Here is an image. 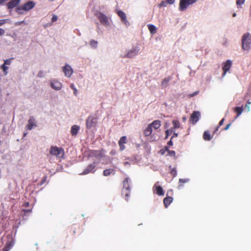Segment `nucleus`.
<instances>
[{
	"instance_id": "nucleus-38",
	"label": "nucleus",
	"mask_w": 251,
	"mask_h": 251,
	"mask_svg": "<svg viewBox=\"0 0 251 251\" xmlns=\"http://www.w3.org/2000/svg\"><path fill=\"white\" fill-rule=\"evenodd\" d=\"M245 0H236V4L239 6L242 4H243L245 2Z\"/></svg>"
},
{
	"instance_id": "nucleus-37",
	"label": "nucleus",
	"mask_w": 251,
	"mask_h": 251,
	"mask_svg": "<svg viewBox=\"0 0 251 251\" xmlns=\"http://www.w3.org/2000/svg\"><path fill=\"white\" fill-rule=\"evenodd\" d=\"M70 87L74 90V95L75 96H76L77 95V89L75 87L74 84H71V85H70Z\"/></svg>"
},
{
	"instance_id": "nucleus-8",
	"label": "nucleus",
	"mask_w": 251,
	"mask_h": 251,
	"mask_svg": "<svg viewBox=\"0 0 251 251\" xmlns=\"http://www.w3.org/2000/svg\"><path fill=\"white\" fill-rule=\"evenodd\" d=\"M152 191L153 193L157 194L158 196H163L164 192L161 186L159 185V182L157 181L152 187Z\"/></svg>"
},
{
	"instance_id": "nucleus-28",
	"label": "nucleus",
	"mask_w": 251,
	"mask_h": 251,
	"mask_svg": "<svg viewBox=\"0 0 251 251\" xmlns=\"http://www.w3.org/2000/svg\"><path fill=\"white\" fill-rule=\"evenodd\" d=\"M90 154L94 157H98L101 156V153L99 151L93 150L90 151Z\"/></svg>"
},
{
	"instance_id": "nucleus-29",
	"label": "nucleus",
	"mask_w": 251,
	"mask_h": 251,
	"mask_svg": "<svg viewBox=\"0 0 251 251\" xmlns=\"http://www.w3.org/2000/svg\"><path fill=\"white\" fill-rule=\"evenodd\" d=\"M172 124L173 125V127L172 128L173 130L174 129H177L180 127V124L178 121L174 120L172 121Z\"/></svg>"
},
{
	"instance_id": "nucleus-6",
	"label": "nucleus",
	"mask_w": 251,
	"mask_h": 251,
	"mask_svg": "<svg viewBox=\"0 0 251 251\" xmlns=\"http://www.w3.org/2000/svg\"><path fill=\"white\" fill-rule=\"evenodd\" d=\"M97 118L93 116H89L86 121V126L88 129L96 126Z\"/></svg>"
},
{
	"instance_id": "nucleus-9",
	"label": "nucleus",
	"mask_w": 251,
	"mask_h": 251,
	"mask_svg": "<svg viewBox=\"0 0 251 251\" xmlns=\"http://www.w3.org/2000/svg\"><path fill=\"white\" fill-rule=\"evenodd\" d=\"M201 116V113L199 111H194L190 116L189 122L193 125H195L199 121Z\"/></svg>"
},
{
	"instance_id": "nucleus-19",
	"label": "nucleus",
	"mask_w": 251,
	"mask_h": 251,
	"mask_svg": "<svg viewBox=\"0 0 251 251\" xmlns=\"http://www.w3.org/2000/svg\"><path fill=\"white\" fill-rule=\"evenodd\" d=\"M50 86L53 89L56 90H60L62 88V84L61 82L56 80H54L51 82Z\"/></svg>"
},
{
	"instance_id": "nucleus-54",
	"label": "nucleus",
	"mask_w": 251,
	"mask_h": 251,
	"mask_svg": "<svg viewBox=\"0 0 251 251\" xmlns=\"http://www.w3.org/2000/svg\"><path fill=\"white\" fill-rule=\"evenodd\" d=\"M165 149L168 152V150H169V148L168 147H165Z\"/></svg>"
},
{
	"instance_id": "nucleus-33",
	"label": "nucleus",
	"mask_w": 251,
	"mask_h": 251,
	"mask_svg": "<svg viewBox=\"0 0 251 251\" xmlns=\"http://www.w3.org/2000/svg\"><path fill=\"white\" fill-rule=\"evenodd\" d=\"M169 168L171 169L170 173L173 176V177L176 176L177 175V172L176 168H171V167L170 166Z\"/></svg>"
},
{
	"instance_id": "nucleus-11",
	"label": "nucleus",
	"mask_w": 251,
	"mask_h": 251,
	"mask_svg": "<svg viewBox=\"0 0 251 251\" xmlns=\"http://www.w3.org/2000/svg\"><path fill=\"white\" fill-rule=\"evenodd\" d=\"M96 167L95 163L89 165L84 171L80 174L81 175H84L90 173H94Z\"/></svg>"
},
{
	"instance_id": "nucleus-55",
	"label": "nucleus",
	"mask_w": 251,
	"mask_h": 251,
	"mask_svg": "<svg viewBox=\"0 0 251 251\" xmlns=\"http://www.w3.org/2000/svg\"><path fill=\"white\" fill-rule=\"evenodd\" d=\"M25 211H26L27 212H31V209L26 210H25Z\"/></svg>"
},
{
	"instance_id": "nucleus-13",
	"label": "nucleus",
	"mask_w": 251,
	"mask_h": 251,
	"mask_svg": "<svg viewBox=\"0 0 251 251\" xmlns=\"http://www.w3.org/2000/svg\"><path fill=\"white\" fill-rule=\"evenodd\" d=\"M232 65V62L230 60H226L224 63V66L223 67V75L224 76L226 72L228 71Z\"/></svg>"
},
{
	"instance_id": "nucleus-16",
	"label": "nucleus",
	"mask_w": 251,
	"mask_h": 251,
	"mask_svg": "<svg viewBox=\"0 0 251 251\" xmlns=\"http://www.w3.org/2000/svg\"><path fill=\"white\" fill-rule=\"evenodd\" d=\"M118 15L120 17L121 21L126 25H128L129 23L126 19V14L122 11L119 10L117 12Z\"/></svg>"
},
{
	"instance_id": "nucleus-23",
	"label": "nucleus",
	"mask_w": 251,
	"mask_h": 251,
	"mask_svg": "<svg viewBox=\"0 0 251 251\" xmlns=\"http://www.w3.org/2000/svg\"><path fill=\"white\" fill-rule=\"evenodd\" d=\"M152 128H153L154 129H158L161 126V122L160 120H156L153 121L151 124H150Z\"/></svg>"
},
{
	"instance_id": "nucleus-20",
	"label": "nucleus",
	"mask_w": 251,
	"mask_h": 251,
	"mask_svg": "<svg viewBox=\"0 0 251 251\" xmlns=\"http://www.w3.org/2000/svg\"><path fill=\"white\" fill-rule=\"evenodd\" d=\"M34 126H36L35 120L33 117H31L28 120V124L26 127L29 130H31Z\"/></svg>"
},
{
	"instance_id": "nucleus-46",
	"label": "nucleus",
	"mask_w": 251,
	"mask_h": 251,
	"mask_svg": "<svg viewBox=\"0 0 251 251\" xmlns=\"http://www.w3.org/2000/svg\"><path fill=\"white\" fill-rule=\"evenodd\" d=\"M5 33V31L2 28H0V36H2L4 35Z\"/></svg>"
},
{
	"instance_id": "nucleus-31",
	"label": "nucleus",
	"mask_w": 251,
	"mask_h": 251,
	"mask_svg": "<svg viewBox=\"0 0 251 251\" xmlns=\"http://www.w3.org/2000/svg\"><path fill=\"white\" fill-rule=\"evenodd\" d=\"M112 172H114V170L112 169H108L103 171V175L104 176H109Z\"/></svg>"
},
{
	"instance_id": "nucleus-22",
	"label": "nucleus",
	"mask_w": 251,
	"mask_h": 251,
	"mask_svg": "<svg viewBox=\"0 0 251 251\" xmlns=\"http://www.w3.org/2000/svg\"><path fill=\"white\" fill-rule=\"evenodd\" d=\"M79 126L77 125H73L71 129V133L73 136H75L77 135L78 130H79Z\"/></svg>"
},
{
	"instance_id": "nucleus-43",
	"label": "nucleus",
	"mask_w": 251,
	"mask_h": 251,
	"mask_svg": "<svg viewBox=\"0 0 251 251\" xmlns=\"http://www.w3.org/2000/svg\"><path fill=\"white\" fill-rule=\"evenodd\" d=\"M58 17L56 15H53L52 17L51 21L52 22H54L57 20Z\"/></svg>"
},
{
	"instance_id": "nucleus-56",
	"label": "nucleus",
	"mask_w": 251,
	"mask_h": 251,
	"mask_svg": "<svg viewBox=\"0 0 251 251\" xmlns=\"http://www.w3.org/2000/svg\"><path fill=\"white\" fill-rule=\"evenodd\" d=\"M236 14L235 13H233V15H232V17H236Z\"/></svg>"
},
{
	"instance_id": "nucleus-41",
	"label": "nucleus",
	"mask_w": 251,
	"mask_h": 251,
	"mask_svg": "<svg viewBox=\"0 0 251 251\" xmlns=\"http://www.w3.org/2000/svg\"><path fill=\"white\" fill-rule=\"evenodd\" d=\"M37 76L39 77H40V78L44 77V73L43 71H40L38 73Z\"/></svg>"
},
{
	"instance_id": "nucleus-35",
	"label": "nucleus",
	"mask_w": 251,
	"mask_h": 251,
	"mask_svg": "<svg viewBox=\"0 0 251 251\" xmlns=\"http://www.w3.org/2000/svg\"><path fill=\"white\" fill-rule=\"evenodd\" d=\"M173 130L172 128L170 129H167L165 131L166 137L165 139H167L168 136L173 132Z\"/></svg>"
},
{
	"instance_id": "nucleus-15",
	"label": "nucleus",
	"mask_w": 251,
	"mask_h": 251,
	"mask_svg": "<svg viewBox=\"0 0 251 251\" xmlns=\"http://www.w3.org/2000/svg\"><path fill=\"white\" fill-rule=\"evenodd\" d=\"M63 71L67 77H70L73 74V70L69 65H66L63 67Z\"/></svg>"
},
{
	"instance_id": "nucleus-18",
	"label": "nucleus",
	"mask_w": 251,
	"mask_h": 251,
	"mask_svg": "<svg viewBox=\"0 0 251 251\" xmlns=\"http://www.w3.org/2000/svg\"><path fill=\"white\" fill-rule=\"evenodd\" d=\"M11 62V59H6L4 60V63L1 66L0 69L3 70L4 75H6L8 74L7 70L8 69V67L6 66V65H10Z\"/></svg>"
},
{
	"instance_id": "nucleus-49",
	"label": "nucleus",
	"mask_w": 251,
	"mask_h": 251,
	"mask_svg": "<svg viewBox=\"0 0 251 251\" xmlns=\"http://www.w3.org/2000/svg\"><path fill=\"white\" fill-rule=\"evenodd\" d=\"M177 136H178V133H175H175H174L173 135V136H172V137H171V140H172V139H173L174 137H177Z\"/></svg>"
},
{
	"instance_id": "nucleus-48",
	"label": "nucleus",
	"mask_w": 251,
	"mask_h": 251,
	"mask_svg": "<svg viewBox=\"0 0 251 251\" xmlns=\"http://www.w3.org/2000/svg\"><path fill=\"white\" fill-rule=\"evenodd\" d=\"M5 20H0V26L5 23Z\"/></svg>"
},
{
	"instance_id": "nucleus-17",
	"label": "nucleus",
	"mask_w": 251,
	"mask_h": 251,
	"mask_svg": "<svg viewBox=\"0 0 251 251\" xmlns=\"http://www.w3.org/2000/svg\"><path fill=\"white\" fill-rule=\"evenodd\" d=\"M20 2V0H11L7 3L6 5L8 9H13L17 7Z\"/></svg>"
},
{
	"instance_id": "nucleus-27",
	"label": "nucleus",
	"mask_w": 251,
	"mask_h": 251,
	"mask_svg": "<svg viewBox=\"0 0 251 251\" xmlns=\"http://www.w3.org/2000/svg\"><path fill=\"white\" fill-rule=\"evenodd\" d=\"M234 111L237 113V117H239L243 111V106L241 107H236L234 108Z\"/></svg>"
},
{
	"instance_id": "nucleus-32",
	"label": "nucleus",
	"mask_w": 251,
	"mask_h": 251,
	"mask_svg": "<svg viewBox=\"0 0 251 251\" xmlns=\"http://www.w3.org/2000/svg\"><path fill=\"white\" fill-rule=\"evenodd\" d=\"M224 121H225V119H224V118H223V119H222L220 121V122H219V125H218V126H217L215 128V129L214 131H213V135H214V134L216 132H217V131H218L219 128V127H220V126H221L224 124Z\"/></svg>"
},
{
	"instance_id": "nucleus-40",
	"label": "nucleus",
	"mask_w": 251,
	"mask_h": 251,
	"mask_svg": "<svg viewBox=\"0 0 251 251\" xmlns=\"http://www.w3.org/2000/svg\"><path fill=\"white\" fill-rule=\"evenodd\" d=\"M22 24H24L25 25H27V23L25 22V21H21V22H17L15 23V25L18 26L21 25Z\"/></svg>"
},
{
	"instance_id": "nucleus-53",
	"label": "nucleus",
	"mask_w": 251,
	"mask_h": 251,
	"mask_svg": "<svg viewBox=\"0 0 251 251\" xmlns=\"http://www.w3.org/2000/svg\"><path fill=\"white\" fill-rule=\"evenodd\" d=\"M197 94V92H195L194 94L191 95V97H193Z\"/></svg>"
},
{
	"instance_id": "nucleus-25",
	"label": "nucleus",
	"mask_w": 251,
	"mask_h": 251,
	"mask_svg": "<svg viewBox=\"0 0 251 251\" xmlns=\"http://www.w3.org/2000/svg\"><path fill=\"white\" fill-rule=\"evenodd\" d=\"M203 138L205 141H210L212 139L209 131H205L203 134Z\"/></svg>"
},
{
	"instance_id": "nucleus-30",
	"label": "nucleus",
	"mask_w": 251,
	"mask_h": 251,
	"mask_svg": "<svg viewBox=\"0 0 251 251\" xmlns=\"http://www.w3.org/2000/svg\"><path fill=\"white\" fill-rule=\"evenodd\" d=\"M172 77L171 76L165 77L162 81L161 85L162 86H166L169 81L172 79Z\"/></svg>"
},
{
	"instance_id": "nucleus-2",
	"label": "nucleus",
	"mask_w": 251,
	"mask_h": 251,
	"mask_svg": "<svg viewBox=\"0 0 251 251\" xmlns=\"http://www.w3.org/2000/svg\"><path fill=\"white\" fill-rule=\"evenodd\" d=\"M130 179L128 177L125 178L123 182V187L122 190V195L126 201L128 200L130 193Z\"/></svg>"
},
{
	"instance_id": "nucleus-36",
	"label": "nucleus",
	"mask_w": 251,
	"mask_h": 251,
	"mask_svg": "<svg viewBox=\"0 0 251 251\" xmlns=\"http://www.w3.org/2000/svg\"><path fill=\"white\" fill-rule=\"evenodd\" d=\"M251 104V102L249 101V100H248L247 103L245 105V109L247 110L248 112L250 111V104Z\"/></svg>"
},
{
	"instance_id": "nucleus-26",
	"label": "nucleus",
	"mask_w": 251,
	"mask_h": 251,
	"mask_svg": "<svg viewBox=\"0 0 251 251\" xmlns=\"http://www.w3.org/2000/svg\"><path fill=\"white\" fill-rule=\"evenodd\" d=\"M148 27L151 34H154L156 32L157 29L154 25L150 24L148 25Z\"/></svg>"
},
{
	"instance_id": "nucleus-52",
	"label": "nucleus",
	"mask_w": 251,
	"mask_h": 251,
	"mask_svg": "<svg viewBox=\"0 0 251 251\" xmlns=\"http://www.w3.org/2000/svg\"><path fill=\"white\" fill-rule=\"evenodd\" d=\"M186 120V117H182V121H183V122H185Z\"/></svg>"
},
{
	"instance_id": "nucleus-12",
	"label": "nucleus",
	"mask_w": 251,
	"mask_h": 251,
	"mask_svg": "<svg viewBox=\"0 0 251 251\" xmlns=\"http://www.w3.org/2000/svg\"><path fill=\"white\" fill-rule=\"evenodd\" d=\"M127 142V138L126 136H123L120 138L118 141V145L121 151H123L126 149V147L124 144H126Z\"/></svg>"
},
{
	"instance_id": "nucleus-4",
	"label": "nucleus",
	"mask_w": 251,
	"mask_h": 251,
	"mask_svg": "<svg viewBox=\"0 0 251 251\" xmlns=\"http://www.w3.org/2000/svg\"><path fill=\"white\" fill-rule=\"evenodd\" d=\"M50 153L52 155L58 158H63L64 155V151L62 148L56 146H51L50 148Z\"/></svg>"
},
{
	"instance_id": "nucleus-39",
	"label": "nucleus",
	"mask_w": 251,
	"mask_h": 251,
	"mask_svg": "<svg viewBox=\"0 0 251 251\" xmlns=\"http://www.w3.org/2000/svg\"><path fill=\"white\" fill-rule=\"evenodd\" d=\"M168 154L171 156L175 157L176 152L174 151L168 150Z\"/></svg>"
},
{
	"instance_id": "nucleus-5",
	"label": "nucleus",
	"mask_w": 251,
	"mask_h": 251,
	"mask_svg": "<svg viewBox=\"0 0 251 251\" xmlns=\"http://www.w3.org/2000/svg\"><path fill=\"white\" fill-rule=\"evenodd\" d=\"M196 0H180L179 9L181 11L185 10L190 5L196 2Z\"/></svg>"
},
{
	"instance_id": "nucleus-21",
	"label": "nucleus",
	"mask_w": 251,
	"mask_h": 251,
	"mask_svg": "<svg viewBox=\"0 0 251 251\" xmlns=\"http://www.w3.org/2000/svg\"><path fill=\"white\" fill-rule=\"evenodd\" d=\"M152 132V127L150 124L144 130V134L146 137L150 136Z\"/></svg>"
},
{
	"instance_id": "nucleus-7",
	"label": "nucleus",
	"mask_w": 251,
	"mask_h": 251,
	"mask_svg": "<svg viewBox=\"0 0 251 251\" xmlns=\"http://www.w3.org/2000/svg\"><path fill=\"white\" fill-rule=\"evenodd\" d=\"M14 243L15 241L12 236L10 235H8L6 245L3 249L4 251H9L13 246Z\"/></svg>"
},
{
	"instance_id": "nucleus-3",
	"label": "nucleus",
	"mask_w": 251,
	"mask_h": 251,
	"mask_svg": "<svg viewBox=\"0 0 251 251\" xmlns=\"http://www.w3.org/2000/svg\"><path fill=\"white\" fill-rule=\"evenodd\" d=\"M35 5V2L32 1H28L25 4L18 6L16 8V11L19 14H23V11H28L32 9Z\"/></svg>"
},
{
	"instance_id": "nucleus-47",
	"label": "nucleus",
	"mask_w": 251,
	"mask_h": 251,
	"mask_svg": "<svg viewBox=\"0 0 251 251\" xmlns=\"http://www.w3.org/2000/svg\"><path fill=\"white\" fill-rule=\"evenodd\" d=\"M159 6L160 7L165 6L166 4H165V2L163 1H161V2L159 4Z\"/></svg>"
},
{
	"instance_id": "nucleus-14",
	"label": "nucleus",
	"mask_w": 251,
	"mask_h": 251,
	"mask_svg": "<svg viewBox=\"0 0 251 251\" xmlns=\"http://www.w3.org/2000/svg\"><path fill=\"white\" fill-rule=\"evenodd\" d=\"M138 53V50L135 48L130 50L125 55L122 56V58H132L136 55Z\"/></svg>"
},
{
	"instance_id": "nucleus-42",
	"label": "nucleus",
	"mask_w": 251,
	"mask_h": 251,
	"mask_svg": "<svg viewBox=\"0 0 251 251\" xmlns=\"http://www.w3.org/2000/svg\"><path fill=\"white\" fill-rule=\"evenodd\" d=\"M188 179H182V178H180L179 180V183H185V182H187L188 181Z\"/></svg>"
},
{
	"instance_id": "nucleus-1",
	"label": "nucleus",
	"mask_w": 251,
	"mask_h": 251,
	"mask_svg": "<svg viewBox=\"0 0 251 251\" xmlns=\"http://www.w3.org/2000/svg\"><path fill=\"white\" fill-rule=\"evenodd\" d=\"M242 49L244 50L249 51L251 49V35L250 33H245L241 39Z\"/></svg>"
},
{
	"instance_id": "nucleus-57",
	"label": "nucleus",
	"mask_w": 251,
	"mask_h": 251,
	"mask_svg": "<svg viewBox=\"0 0 251 251\" xmlns=\"http://www.w3.org/2000/svg\"><path fill=\"white\" fill-rule=\"evenodd\" d=\"M26 135V133H24V136L25 137Z\"/></svg>"
},
{
	"instance_id": "nucleus-34",
	"label": "nucleus",
	"mask_w": 251,
	"mask_h": 251,
	"mask_svg": "<svg viewBox=\"0 0 251 251\" xmlns=\"http://www.w3.org/2000/svg\"><path fill=\"white\" fill-rule=\"evenodd\" d=\"M90 44L92 48L96 49L97 47L98 42L94 40H92L90 42Z\"/></svg>"
},
{
	"instance_id": "nucleus-10",
	"label": "nucleus",
	"mask_w": 251,
	"mask_h": 251,
	"mask_svg": "<svg viewBox=\"0 0 251 251\" xmlns=\"http://www.w3.org/2000/svg\"><path fill=\"white\" fill-rule=\"evenodd\" d=\"M97 18L102 25H106L108 23V18L106 15L101 12L96 14Z\"/></svg>"
},
{
	"instance_id": "nucleus-44",
	"label": "nucleus",
	"mask_w": 251,
	"mask_h": 251,
	"mask_svg": "<svg viewBox=\"0 0 251 251\" xmlns=\"http://www.w3.org/2000/svg\"><path fill=\"white\" fill-rule=\"evenodd\" d=\"M231 123L228 124L223 129V130H227L229 128V127L231 126Z\"/></svg>"
},
{
	"instance_id": "nucleus-45",
	"label": "nucleus",
	"mask_w": 251,
	"mask_h": 251,
	"mask_svg": "<svg viewBox=\"0 0 251 251\" xmlns=\"http://www.w3.org/2000/svg\"><path fill=\"white\" fill-rule=\"evenodd\" d=\"M167 2L170 4H172L174 3L175 0H166Z\"/></svg>"
},
{
	"instance_id": "nucleus-24",
	"label": "nucleus",
	"mask_w": 251,
	"mask_h": 251,
	"mask_svg": "<svg viewBox=\"0 0 251 251\" xmlns=\"http://www.w3.org/2000/svg\"><path fill=\"white\" fill-rule=\"evenodd\" d=\"M173 198L172 197H167L163 200V203L165 207H167L170 203L173 201Z\"/></svg>"
},
{
	"instance_id": "nucleus-50",
	"label": "nucleus",
	"mask_w": 251,
	"mask_h": 251,
	"mask_svg": "<svg viewBox=\"0 0 251 251\" xmlns=\"http://www.w3.org/2000/svg\"><path fill=\"white\" fill-rule=\"evenodd\" d=\"M168 145L170 146H172L173 145L172 140L171 139L168 142Z\"/></svg>"
},
{
	"instance_id": "nucleus-51",
	"label": "nucleus",
	"mask_w": 251,
	"mask_h": 251,
	"mask_svg": "<svg viewBox=\"0 0 251 251\" xmlns=\"http://www.w3.org/2000/svg\"><path fill=\"white\" fill-rule=\"evenodd\" d=\"M29 205V202H25L24 206L25 207H27Z\"/></svg>"
}]
</instances>
